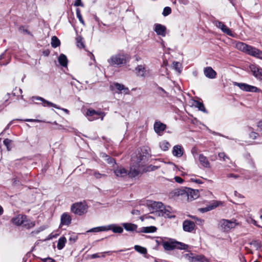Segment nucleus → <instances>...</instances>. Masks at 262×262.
Listing matches in <instances>:
<instances>
[{
	"label": "nucleus",
	"mask_w": 262,
	"mask_h": 262,
	"mask_svg": "<svg viewBox=\"0 0 262 262\" xmlns=\"http://www.w3.org/2000/svg\"><path fill=\"white\" fill-rule=\"evenodd\" d=\"M235 48L247 54L262 59V51L242 42H237Z\"/></svg>",
	"instance_id": "nucleus-1"
},
{
	"label": "nucleus",
	"mask_w": 262,
	"mask_h": 262,
	"mask_svg": "<svg viewBox=\"0 0 262 262\" xmlns=\"http://www.w3.org/2000/svg\"><path fill=\"white\" fill-rule=\"evenodd\" d=\"M129 57L126 54L119 53L112 55L107 59V62L112 66H121L129 61Z\"/></svg>",
	"instance_id": "nucleus-2"
},
{
	"label": "nucleus",
	"mask_w": 262,
	"mask_h": 262,
	"mask_svg": "<svg viewBox=\"0 0 262 262\" xmlns=\"http://www.w3.org/2000/svg\"><path fill=\"white\" fill-rule=\"evenodd\" d=\"M164 249L167 251L173 250L175 249L186 250L188 248V245L173 239H169L167 241H163L161 243Z\"/></svg>",
	"instance_id": "nucleus-3"
},
{
	"label": "nucleus",
	"mask_w": 262,
	"mask_h": 262,
	"mask_svg": "<svg viewBox=\"0 0 262 262\" xmlns=\"http://www.w3.org/2000/svg\"><path fill=\"white\" fill-rule=\"evenodd\" d=\"M238 225L239 223L236 220L222 219L219 222V227L223 232H228Z\"/></svg>",
	"instance_id": "nucleus-4"
},
{
	"label": "nucleus",
	"mask_w": 262,
	"mask_h": 262,
	"mask_svg": "<svg viewBox=\"0 0 262 262\" xmlns=\"http://www.w3.org/2000/svg\"><path fill=\"white\" fill-rule=\"evenodd\" d=\"M178 195L187 198L188 201H192L197 199L199 196V192L198 190L186 188L185 189L178 191Z\"/></svg>",
	"instance_id": "nucleus-5"
},
{
	"label": "nucleus",
	"mask_w": 262,
	"mask_h": 262,
	"mask_svg": "<svg viewBox=\"0 0 262 262\" xmlns=\"http://www.w3.org/2000/svg\"><path fill=\"white\" fill-rule=\"evenodd\" d=\"M71 209L75 214L81 215L87 212L88 206L85 202H78L73 204Z\"/></svg>",
	"instance_id": "nucleus-6"
},
{
	"label": "nucleus",
	"mask_w": 262,
	"mask_h": 262,
	"mask_svg": "<svg viewBox=\"0 0 262 262\" xmlns=\"http://www.w3.org/2000/svg\"><path fill=\"white\" fill-rule=\"evenodd\" d=\"M183 257L189 262H208L207 259L202 255L190 253L184 254Z\"/></svg>",
	"instance_id": "nucleus-7"
},
{
	"label": "nucleus",
	"mask_w": 262,
	"mask_h": 262,
	"mask_svg": "<svg viewBox=\"0 0 262 262\" xmlns=\"http://www.w3.org/2000/svg\"><path fill=\"white\" fill-rule=\"evenodd\" d=\"M143 159V156L141 157L140 156V159H138L137 160V162L136 163L133 164L130 166V170L128 173V175L129 177L134 178L137 176L140 172V166L141 164H140V161Z\"/></svg>",
	"instance_id": "nucleus-8"
},
{
	"label": "nucleus",
	"mask_w": 262,
	"mask_h": 262,
	"mask_svg": "<svg viewBox=\"0 0 262 262\" xmlns=\"http://www.w3.org/2000/svg\"><path fill=\"white\" fill-rule=\"evenodd\" d=\"M110 90L116 93L119 94L123 93L125 95L129 94V91L128 88L125 87L123 84L118 82H114L110 86Z\"/></svg>",
	"instance_id": "nucleus-9"
},
{
	"label": "nucleus",
	"mask_w": 262,
	"mask_h": 262,
	"mask_svg": "<svg viewBox=\"0 0 262 262\" xmlns=\"http://www.w3.org/2000/svg\"><path fill=\"white\" fill-rule=\"evenodd\" d=\"M86 116L89 121H93L98 119V117H95V115L100 116L101 120H103L104 117L105 116V113L102 111H96L93 109L89 108L86 112Z\"/></svg>",
	"instance_id": "nucleus-10"
},
{
	"label": "nucleus",
	"mask_w": 262,
	"mask_h": 262,
	"mask_svg": "<svg viewBox=\"0 0 262 262\" xmlns=\"http://www.w3.org/2000/svg\"><path fill=\"white\" fill-rule=\"evenodd\" d=\"M234 85L237 86L241 90L246 92H256L258 89L257 87L244 83L234 82Z\"/></svg>",
	"instance_id": "nucleus-11"
},
{
	"label": "nucleus",
	"mask_w": 262,
	"mask_h": 262,
	"mask_svg": "<svg viewBox=\"0 0 262 262\" xmlns=\"http://www.w3.org/2000/svg\"><path fill=\"white\" fill-rule=\"evenodd\" d=\"M155 132L159 136L163 134V132L166 128V125L160 121H156L154 125Z\"/></svg>",
	"instance_id": "nucleus-12"
},
{
	"label": "nucleus",
	"mask_w": 262,
	"mask_h": 262,
	"mask_svg": "<svg viewBox=\"0 0 262 262\" xmlns=\"http://www.w3.org/2000/svg\"><path fill=\"white\" fill-rule=\"evenodd\" d=\"M214 24L217 28H220L224 33L227 34V35L230 36H233V34L232 31L222 22L220 21H215Z\"/></svg>",
	"instance_id": "nucleus-13"
},
{
	"label": "nucleus",
	"mask_w": 262,
	"mask_h": 262,
	"mask_svg": "<svg viewBox=\"0 0 262 262\" xmlns=\"http://www.w3.org/2000/svg\"><path fill=\"white\" fill-rule=\"evenodd\" d=\"M154 31L157 35L164 37L166 35V28L161 24H156L155 25Z\"/></svg>",
	"instance_id": "nucleus-14"
},
{
	"label": "nucleus",
	"mask_w": 262,
	"mask_h": 262,
	"mask_svg": "<svg viewBox=\"0 0 262 262\" xmlns=\"http://www.w3.org/2000/svg\"><path fill=\"white\" fill-rule=\"evenodd\" d=\"M147 205L155 210L156 212H158V210L162 211L163 204L160 202L150 201L148 202Z\"/></svg>",
	"instance_id": "nucleus-15"
},
{
	"label": "nucleus",
	"mask_w": 262,
	"mask_h": 262,
	"mask_svg": "<svg viewBox=\"0 0 262 262\" xmlns=\"http://www.w3.org/2000/svg\"><path fill=\"white\" fill-rule=\"evenodd\" d=\"M205 76L210 79H214L216 77V72L210 67H207L204 69Z\"/></svg>",
	"instance_id": "nucleus-16"
},
{
	"label": "nucleus",
	"mask_w": 262,
	"mask_h": 262,
	"mask_svg": "<svg viewBox=\"0 0 262 262\" xmlns=\"http://www.w3.org/2000/svg\"><path fill=\"white\" fill-rule=\"evenodd\" d=\"M172 152L174 156L180 158L183 155L184 149L181 145H177L173 146Z\"/></svg>",
	"instance_id": "nucleus-17"
},
{
	"label": "nucleus",
	"mask_w": 262,
	"mask_h": 262,
	"mask_svg": "<svg viewBox=\"0 0 262 262\" xmlns=\"http://www.w3.org/2000/svg\"><path fill=\"white\" fill-rule=\"evenodd\" d=\"M32 99L33 100H40L42 102V105L43 106H49V107H54L55 108H56L57 109H59V107L57 106V105L51 102H50L49 101L46 100L44 98L40 97H33Z\"/></svg>",
	"instance_id": "nucleus-18"
},
{
	"label": "nucleus",
	"mask_w": 262,
	"mask_h": 262,
	"mask_svg": "<svg viewBox=\"0 0 262 262\" xmlns=\"http://www.w3.org/2000/svg\"><path fill=\"white\" fill-rule=\"evenodd\" d=\"M86 172L90 176H94L96 179H100L106 177L105 174L101 173L99 171L93 169H87Z\"/></svg>",
	"instance_id": "nucleus-19"
},
{
	"label": "nucleus",
	"mask_w": 262,
	"mask_h": 262,
	"mask_svg": "<svg viewBox=\"0 0 262 262\" xmlns=\"http://www.w3.org/2000/svg\"><path fill=\"white\" fill-rule=\"evenodd\" d=\"M114 172L117 177L124 178L128 175V172L124 167H118L115 169Z\"/></svg>",
	"instance_id": "nucleus-20"
},
{
	"label": "nucleus",
	"mask_w": 262,
	"mask_h": 262,
	"mask_svg": "<svg viewBox=\"0 0 262 262\" xmlns=\"http://www.w3.org/2000/svg\"><path fill=\"white\" fill-rule=\"evenodd\" d=\"M71 217L68 213H63L60 219V225H69L71 222Z\"/></svg>",
	"instance_id": "nucleus-21"
},
{
	"label": "nucleus",
	"mask_w": 262,
	"mask_h": 262,
	"mask_svg": "<svg viewBox=\"0 0 262 262\" xmlns=\"http://www.w3.org/2000/svg\"><path fill=\"white\" fill-rule=\"evenodd\" d=\"M26 219V215L23 214H18L15 217H14L12 219L11 222L12 223L16 225V226H20L23 225V221Z\"/></svg>",
	"instance_id": "nucleus-22"
},
{
	"label": "nucleus",
	"mask_w": 262,
	"mask_h": 262,
	"mask_svg": "<svg viewBox=\"0 0 262 262\" xmlns=\"http://www.w3.org/2000/svg\"><path fill=\"white\" fill-rule=\"evenodd\" d=\"M195 225L193 222L185 221L183 223V228L185 231L191 232L194 228Z\"/></svg>",
	"instance_id": "nucleus-23"
},
{
	"label": "nucleus",
	"mask_w": 262,
	"mask_h": 262,
	"mask_svg": "<svg viewBox=\"0 0 262 262\" xmlns=\"http://www.w3.org/2000/svg\"><path fill=\"white\" fill-rule=\"evenodd\" d=\"M107 231L112 230L114 233H121L123 232V228L115 224H111L106 226Z\"/></svg>",
	"instance_id": "nucleus-24"
},
{
	"label": "nucleus",
	"mask_w": 262,
	"mask_h": 262,
	"mask_svg": "<svg viewBox=\"0 0 262 262\" xmlns=\"http://www.w3.org/2000/svg\"><path fill=\"white\" fill-rule=\"evenodd\" d=\"M199 160L201 164L205 168H210V164L206 157L203 154H200L199 157Z\"/></svg>",
	"instance_id": "nucleus-25"
},
{
	"label": "nucleus",
	"mask_w": 262,
	"mask_h": 262,
	"mask_svg": "<svg viewBox=\"0 0 262 262\" xmlns=\"http://www.w3.org/2000/svg\"><path fill=\"white\" fill-rule=\"evenodd\" d=\"M222 204V202L220 201H214L211 203V204L210 205L205 208H202L201 210L203 212H207L214 209V208H216Z\"/></svg>",
	"instance_id": "nucleus-26"
},
{
	"label": "nucleus",
	"mask_w": 262,
	"mask_h": 262,
	"mask_svg": "<svg viewBox=\"0 0 262 262\" xmlns=\"http://www.w3.org/2000/svg\"><path fill=\"white\" fill-rule=\"evenodd\" d=\"M35 225V223L27 218L26 215V219L23 221V226L27 229L33 228Z\"/></svg>",
	"instance_id": "nucleus-27"
},
{
	"label": "nucleus",
	"mask_w": 262,
	"mask_h": 262,
	"mask_svg": "<svg viewBox=\"0 0 262 262\" xmlns=\"http://www.w3.org/2000/svg\"><path fill=\"white\" fill-rule=\"evenodd\" d=\"M122 225L124 229L128 231H136L137 229V225L132 223H123Z\"/></svg>",
	"instance_id": "nucleus-28"
},
{
	"label": "nucleus",
	"mask_w": 262,
	"mask_h": 262,
	"mask_svg": "<svg viewBox=\"0 0 262 262\" xmlns=\"http://www.w3.org/2000/svg\"><path fill=\"white\" fill-rule=\"evenodd\" d=\"M157 230V228L155 226L144 227H142L139 232L144 233H153Z\"/></svg>",
	"instance_id": "nucleus-29"
},
{
	"label": "nucleus",
	"mask_w": 262,
	"mask_h": 262,
	"mask_svg": "<svg viewBox=\"0 0 262 262\" xmlns=\"http://www.w3.org/2000/svg\"><path fill=\"white\" fill-rule=\"evenodd\" d=\"M58 61L62 67H66L68 63V59L66 56L61 54L58 57Z\"/></svg>",
	"instance_id": "nucleus-30"
},
{
	"label": "nucleus",
	"mask_w": 262,
	"mask_h": 262,
	"mask_svg": "<svg viewBox=\"0 0 262 262\" xmlns=\"http://www.w3.org/2000/svg\"><path fill=\"white\" fill-rule=\"evenodd\" d=\"M67 242V239L65 237H61L58 241L57 247L58 249L61 250L65 246V244Z\"/></svg>",
	"instance_id": "nucleus-31"
},
{
	"label": "nucleus",
	"mask_w": 262,
	"mask_h": 262,
	"mask_svg": "<svg viewBox=\"0 0 262 262\" xmlns=\"http://www.w3.org/2000/svg\"><path fill=\"white\" fill-rule=\"evenodd\" d=\"M136 70L138 75L141 76H144L146 74V70L144 66L142 65L138 66Z\"/></svg>",
	"instance_id": "nucleus-32"
},
{
	"label": "nucleus",
	"mask_w": 262,
	"mask_h": 262,
	"mask_svg": "<svg viewBox=\"0 0 262 262\" xmlns=\"http://www.w3.org/2000/svg\"><path fill=\"white\" fill-rule=\"evenodd\" d=\"M170 146L169 143L166 140L162 141L159 143V146L163 151L167 150Z\"/></svg>",
	"instance_id": "nucleus-33"
},
{
	"label": "nucleus",
	"mask_w": 262,
	"mask_h": 262,
	"mask_svg": "<svg viewBox=\"0 0 262 262\" xmlns=\"http://www.w3.org/2000/svg\"><path fill=\"white\" fill-rule=\"evenodd\" d=\"M60 40L56 36H54L52 37L51 45L52 47L54 48L57 47L60 45Z\"/></svg>",
	"instance_id": "nucleus-34"
},
{
	"label": "nucleus",
	"mask_w": 262,
	"mask_h": 262,
	"mask_svg": "<svg viewBox=\"0 0 262 262\" xmlns=\"http://www.w3.org/2000/svg\"><path fill=\"white\" fill-rule=\"evenodd\" d=\"M104 231H107L106 226L95 227L90 229L88 232H98Z\"/></svg>",
	"instance_id": "nucleus-35"
},
{
	"label": "nucleus",
	"mask_w": 262,
	"mask_h": 262,
	"mask_svg": "<svg viewBox=\"0 0 262 262\" xmlns=\"http://www.w3.org/2000/svg\"><path fill=\"white\" fill-rule=\"evenodd\" d=\"M250 69L253 75L256 77L257 75L260 68L255 64H251L250 66Z\"/></svg>",
	"instance_id": "nucleus-36"
},
{
	"label": "nucleus",
	"mask_w": 262,
	"mask_h": 262,
	"mask_svg": "<svg viewBox=\"0 0 262 262\" xmlns=\"http://www.w3.org/2000/svg\"><path fill=\"white\" fill-rule=\"evenodd\" d=\"M136 251L141 254H145L147 253L146 249L139 245H136L134 247Z\"/></svg>",
	"instance_id": "nucleus-37"
},
{
	"label": "nucleus",
	"mask_w": 262,
	"mask_h": 262,
	"mask_svg": "<svg viewBox=\"0 0 262 262\" xmlns=\"http://www.w3.org/2000/svg\"><path fill=\"white\" fill-rule=\"evenodd\" d=\"M195 103H196V106L198 108V109L204 112V113H207L205 106H204V105L203 104V103L200 102V101H196L195 102Z\"/></svg>",
	"instance_id": "nucleus-38"
},
{
	"label": "nucleus",
	"mask_w": 262,
	"mask_h": 262,
	"mask_svg": "<svg viewBox=\"0 0 262 262\" xmlns=\"http://www.w3.org/2000/svg\"><path fill=\"white\" fill-rule=\"evenodd\" d=\"M76 43L77 46L80 48H82L84 47V45L83 42V38L80 36L76 37Z\"/></svg>",
	"instance_id": "nucleus-39"
},
{
	"label": "nucleus",
	"mask_w": 262,
	"mask_h": 262,
	"mask_svg": "<svg viewBox=\"0 0 262 262\" xmlns=\"http://www.w3.org/2000/svg\"><path fill=\"white\" fill-rule=\"evenodd\" d=\"M4 144L6 146L7 150H10L11 149V147H10V145L11 144L12 141L9 139H5L4 140Z\"/></svg>",
	"instance_id": "nucleus-40"
},
{
	"label": "nucleus",
	"mask_w": 262,
	"mask_h": 262,
	"mask_svg": "<svg viewBox=\"0 0 262 262\" xmlns=\"http://www.w3.org/2000/svg\"><path fill=\"white\" fill-rule=\"evenodd\" d=\"M218 156L220 160L226 161L227 160H229V158L224 152L219 153Z\"/></svg>",
	"instance_id": "nucleus-41"
},
{
	"label": "nucleus",
	"mask_w": 262,
	"mask_h": 262,
	"mask_svg": "<svg viewBox=\"0 0 262 262\" xmlns=\"http://www.w3.org/2000/svg\"><path fill=\"white\" fill-rule=\"evenodd\" d=\"M76 15L80 22L83 25H84V21L82 18V15L80 13V10L79 8H77L76 9Z\"/></svg>",
	"instance_id": "nucleus-42"
},
{
	"label": "nucleus",
	"mask_w": 262,
	"mask_h": 262,
	"mask_svg": "<svg viewBox=\"0 0 262 262\" xmlns=\"http://www.w3.org/2000/svg\"><path fill=\"white\" fill-rule=\"evenodd\" d=\"M171 8L169 7H166L163 9L162 14L164 16H166L168 15L169 14H170L171 13Z\"/></svg>",
	"instance_id": "nucleus-43"
},
{
	"label": "nucleus",
	"mask_w": 262,
	"mask_h": 262,
	"mask_svg": "<svg viewBox=\"0 0 262 262\" xmlns=\"http://www.w3.org/2000/svg\"><path fill=\"white\" fill-rule=\"evenodd\" d=\"M173 67L176 70L180 72L181 71V64L177 61L173 62Z\"/></svg>",
	"instance_id": "nucleus-44"
},
{
	"label": "nucleus",
	"mask_w": 262,
	"mask_h": 262,
	"mask_svg": "<svg viewBox=\"0 0 262 262\" xmlns=\"http://www.w3.org/2000/svg\"><path fill=\"white\" fill-rule=\"evenodd\" d=\"M91 257L92 258H99V257H104L105 255H104V253H101V254L95 253V254H92L91 256Z\"/></svg>",
	"instance_id": "nucleus-45"
},
{
	"label": "nucleus",
	"mask_w": 262,
	"mask_h": 262,
	"mask_svg": "<svg viewBox=\"0 0 262 262\" xmlns=\"http://www.w3.org/2000/svg\"><path fill=\"white\" fill-rule=\"evenodd\" d=\"M250 137L252 139H255L257 136H258V134L255 133V132H252L250 134Z\"/></svg>",
	"instance_id": "nucleus-46"
},
{
	"label": "nucleus",
	"mask_w": 262,
	"mask_h": 262,
	"mask_svg": "<svg viewBox=\"0 0 262 262\" xmlns=\"http://www.w3.org/2000/svg\"><path fill=\"white\" fill-rule=\"evenodd\" d=\"M174 179L176 182L180 183V184L182 183L184 181L183 180L181 177H178V176L175 177Z\"/></svg>",
	"instance_id": "nucleus-47"
},
{
	"label": "nucleus",
	"mask_w": 262,
	"mask_h": 262,
	"mask_svg": "<svg viewBox=\"0 0 262 262\" xmlns=\"http://www.w3.org/2000/svg\"><path fill=\"white\" fill-rule=\"evenodd\" d=\"M43 229H44L43 228L40 227L39 229L32 231L31 232V234H32L33 235L37 234L39 233L41 231L43 230Z\"/></svg>",
	"instance_id": "nucleus-48"
},
{
	"label": "nucleus",
	"mask_w": 262,
	"mask_h": 262,
	"mask_svg": "<svg viewBox=\"0 0 262 262\" xmlns=\"http://www.w3.org/2000/svg\"><path fill=\"white\" fill-rule=\"evenodd\" d=\"M74 5L75 6H83L81 0H76Z\"/></svg>",
	"instance_id": "nucleus-49"
},
{
	"label": "nucleus",
	"mask_w": 262,
	"mask_h": 262,
	"mask_svg": "<svg viewBox=\"0 0 262 262\" xmlns=\"http://www.w3.org/2000/svg\"><path fill=\"white\" fill-rule=\"evenodd\" d=\"M256 77L258 79H262V69H259L257 75L256 76Z\"/></svg>",
	"instance_id": "nucleus-50"
},
{
	"label": "nucleus",
	"mask_w": 262,
	"mask_h": 262,
	"mask_svg": "<svg viewBox=\"0 0 262 262\" xmlns=\"http://www.w3.org/2000/svg\"><path fill=\"white\" fill-rule=\"evenodd\" d=\"M178 2L182 5H187L189 4V2L188 0H178Z\"/></svg>",
	"instance_id": "nucleus-51"
},
{
	"label": "nucleus",
	"mask_w": 262,
	"mask_h": 262,
	"mask_svg": "<svg viewBox=\"0 0 262 262\" xmlns=\"http://www.w3.org/2000/svg\"><path fill=\"white\" fill-rule=\"evenodd\" d=\"M131 213L133 215H138L140 214V211L139 210H137V209H133Z\"/></svg>",
	"instance_id": "nucleus-52"
},
{
	"label": "nucleus",
	"mask_w": 262,
	"mask_h": 262,
	"mask_svg": "<svg viewBox=\"0 0 262 262\" xmlns=\"http://www.w3.org/2000/svg\"><path fill=\"white\" fill-rule=\"evenodd\" d=\"M42 260L43 262H54L55 261L54 259H53L51 258H50V257L45 258Z\"/></svg>",
	"instance_id": "nucleus-53"
},
{
	"label": "nucleus",
	"mask_w": 262,
	"mask_h": 262,
	"mask_svg": "<svg viewBox=\"0 0 262 262\" xmlns=\"http://www.w3.org/2000/svg\"><path fill=\"white\" fill-rule=\"evenodd\" d=\"M192 218L194 219V220H196V221L198 222V224H203L204 222V221L201 220V219H198V217H196L195 216L192 217Z\"/></svg>",
	"instance_id": "nucleus-54"
},
{
	"label": "nucleus",
	"mask_w": 262,
	"mask_h": 262,
	"mask_svg": "<svg viewBox=\"0 0 262 262\" xmlns=\"http://www.w3.org/2000/svg\"><path fill=\"white\" fill-rule=\"evenodd\" d=\"M191 181L192 182H195L196 183L198 184H202L203 183L202 181L200 179H191Z\"/></svg>",
	"instance_id": "nucleus-55"
},
{
	"label": "nucleus",
	"mask_w": 262,
	"mask_h": 262,
	"mask_svg": "<svg viewBox=\"0 0 262 262\" xmlns=\"http://www.w3.org/2000/svg\"><path fill=\"white\" fill-rule=\"evenodd\" d=\"M257 126L260 130H262V120L258 122Z\"/></svg>",
	"instance_id": "nucleus-56"
},
{
	"label": "nucleus",
	"mask_w": 262,
	"mask_h": 262,
	"mask_svg": "<svg viewBox=\"0 0 262 262\" xmlns=\"http://www.w3.org/2000/svg\"><path fill=\"white\" fill-rule=\"evenodd\" d=\"M158 168V167L155 166H150L148 167V170H155Z\"/></svg>",
	"instance_id": "nucleus-57"
},
{
	"label": "nucleus",
	"mask_w": 262,
	"mask_h": 262,
	"mask_svg": "<svg viewBox=\"0 0 262 262\" xmlns=\"http://www.w3.org/2000/svg\"><path fill=\"white\" fill-rule=\"evenodd\" d=\"M19 30H20V31H21V30H22V31H23V32H24L27 33H29V32L28 31V30H26V29H25L23 26H21V27H20V28H19Z\"/></svg>",
	"instance_id": "nucleus-58"
},
{
	"label": "nucleus",
	"mask_w": 262,
	"mask_h": 262,
	"mask_svg": "<svg viewBox=\"0 0 262 262\" xmlns=\"http://www.w3.org/2000/svg\"><path fill=\"white\" fill-rule=\"evenodd\" d=\"M12 121H11V122H10V123H9L8 124V125H7V126L6 127V128H5V129H4V131H5L6 130L8 129L9 128V127H10V125L12 124Z\"/></svg>",
	"instance_id": "nucleus-59"
},
{
	"label": "nucleus",
	"mask_w": 262,
	"mask_h": 262,
	"mask_svg": "<svg viewBox=\"0 0 262 262\" xmlns=\"http://www.w3.org/2000/svg\"><path fill=\"white\" fill-rule=\"evenodd\" d=\"M158 89L159 91H160L162 92L164 94H166V92H165V91L163 88H162L161 87H159Z\"/></svg>",
	"instance_id": "nucleus-60"
},
{
	"label": "nucleus",
	"mask_w": 262,
	"mask_h": 262,
	"mask_svg": "<svg viewBox=\"0 0 262 262\" xmlns=\"http://www.w3.org/2000/svg\"><path fill=\"white\" fill-rule=\"evenodd\" d=\"M107 160H108V162L109 163H114V159H112V158H109L108 159H107Z\"/></svg>",
	"instance_id": "nucleus-61"
},
{
	"label": "nucleus",
	"mask_w": 262,
	"mask_h": 262,
	"mask_svg": "<svg viewBox=\"0 0 262 262\" xmlns=\"http://www.w3.org/2000/svg\"><path fill=\"white\" fill-rule=\"evenodd\" d=\"M4 212V210L3 207L0 205V216H1Z\"/></svg>",
	"instance_id": "nucleus-62"
},
{
	"label": "nucleus",
	"mask_w": 262,
	"mask_h": 262,
	"mask_svg": "<svg viewBox=\"0 0 262 262\" xmlns=\"http://www.w3.org/2000/svg\"><path fill=\"white\" fill-rule=\"evenodd\" d=\"M228 177H233L234 178H237L238 177L236 175H234V174H230L228 176Z\"/></svg>",
	"instance_id": "nucleus-63"
},
{
	"label": "nucleus",
	"mask_w": 262,
	"mask_h": 262,
	"mask_svg": "<svg viewBox=\"0 0 262 262\" xmlns=\"http://www.w3.org/2000/svg\"><path fill=\"white\" fill-rule=\"evenodd\" d=\"M26 121H28V122H31V121H33V120L32 119H27L26 120Z\"/></svg>",
	"instance_id": "nucleus-64"
}]
</instances>
